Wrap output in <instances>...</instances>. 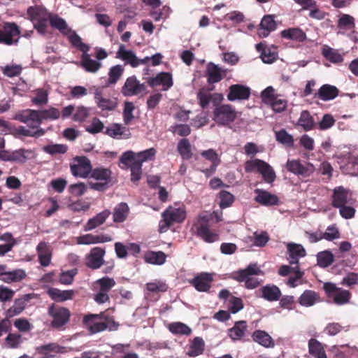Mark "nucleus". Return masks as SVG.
Listing matches in <instances>:
<instances>
[{
	"mask_svg": "<svg viewBox=\"0 0 358 358\" xmlns=\"http://www.w3.org/2000/svg\"><path fill=\"white\" fill-rule=\"evenodd\" d=\"M155 153L156 150L154 148L147 149L137 153L131 150L122 153L119 160L124 166V168H130L131 182L135 183L141 180L143 162L152 159Z\"/></svg>",
	"mask_w": 358,
	"mask_h": 358,
	"instance_id": "1",
	"label": "nucleus"
},
{
	"mask_svg": "<svg viewBox=\"0 0 358 358\" xmlns=\"http://www.w3.org/2000/svg\"><path fill=\"white\" fill-rule=\"evenodd\" d=\"M83 323L92 334H97L109 328L110 330L116 329L118 324L103 313L100 314H88L84 316Z\"/></svg>",
	"mask_w": 358,
	"mask_h": 358,
	"instance_id": "2",
	"label": "nucleus"
},
{
	"mask_svg": "<svg viewBox=\"0 0 358 358\" xmlns=\"http://www.w3.org/2000/svg\"><path fill=\"white\" fill-rule=\"evenodd\" d=\"M262 273L257 264H250L245 268L234 272L231 278L239 282H244L245 288L252 289L259 287L262 282L254 275Z\"/></svg>",
	"mask_w": 358,
	"mask_h": 358,
	"instance_id": "3",
	"label": "nucleus"
},
{
	"mask_svg": "<svg viewBox=\"0 0 358 358\" xmlns=\"http://www.w3.org/2000/svg\"><path fill=\"white\" fill-rule=\"evenodd\" d=\"M244 169L246 173H259L262 175L263 180L268 184H272L276 178L275 173L272 166L259 159L246 161Z\"/></svg>",
	"mask_w": 358,
	"mask_h": 358,
	"instance_id": "4",
	"label": "nucleus"
},
{
	"mask_svg": "<svg viewBox=\"0 0 358 358\" xmlns=\"http://www.w3.org/2000/svg\"><path fill=\"white\" fill-rule=\"evenodd\" d=\"M162 220L159 222V232L166 231L173 223H181L186 217L183 208L169 207L162 213Z\"/></svg>",
	"mask_w": 358,
	"mask_h": 358,
	"instance_id": "5",
	"label": "nucleus"
},
{
	"mask_svg": "<svg viewBox=\"0 0 358 358\" xmlns=\"http://www.w3.org/2000/svg\"><path fill=\"white\" fill-rule=\"evenodd\" d=\"M48 314L52 318L50 326L53 329H60L70 320L69 309L57 304H51L48 307Z\"/></svg>",
	"mask_w": 358,
	"mask_h": 358,
	"instance_id": "6",
	"label": "nucleus"
},
{
	"mask_svg": "<svg viewBox=\"0 0 358 358\" xmlns=\"http://www.w3.org/2000/svg\"><path fill=\"white\" fill-rule=\"evenodd\" d=\"M21 31L15 22H4L0 25V43L6 45H17Z\"/></svg>",
	"mask_w": 358,
	"mask_h": 358,
	"instance_id": "7",
	"label": "nucleus"
},
{
	"mask_svg": "<svg viewBox=\"0 0 358 358\" xmlns=\"http://www.w3.org/2000/svg\"><path fill=\"white\" fill-rule=\"evenodd\" d=\"M213 120L218 125L227 126L234 122L237 117V112L229 104H222L215 108Z\"/></svg>",
	"mask_w": 358,
	"mask_h": 358,
	"instance_id": "8",
	"label": "nucleus"
},
{
	"mask_svg": "<svg viewBox=\"0 0 358 358\" xmlns=\"http://www.w3.org/2000/svg\"><path fill=\"white\" fill-rule=\"evenodd\" d=\"M209 216L207 215H199V224L196 226V236L200 237L206 243H214L219 240V235L210 230L208 224Z\"/></svg>",
	"mask_w": 358,
	"mask_h": 358,
	"instance_id": "9",
	"label": "nucleus"
},
{
	"mask_svg": "<svg viewBox=\"0 0 358 358\" xmlns=\"http://www.w3.org/2000/svg\"><path fill=\"white\" fill-rule=\"evenodd\" d=\"M74 159L77 164L70 166L71 173L76 177L90 178L92 167L90 160L85 156L76 157Z\"/></svg>",
	"mask_w": 358,
	"mask_h": 358,
	"instance_id": "10",
	"label": "nucleus"
},
{
	"mask_svg": "<svg viewBox=\"0 0 358 358\" xmlns=\"http://www.w3.org/2000/svg\"><path fill=\"white\" fill-rule=\"evenodd\" d=\"M15 120L26 124L30 129H39L41 124L39 110L27 109L19 112L15 115Z\"/></svg>",
	"mask_w": 358,
	"mask_h": 358,
	"instance_id": "11",
	"label": "nucleus"
},
{
	"mask_svg": "<svg viewBox=\"0 0 358 358\" xmlns=\"http://www.w3.org/2000/svg\"><path fill=\"white\" fill-rule=\"evenodd\" d=\"M145 90V84L141 83L135 76H131L126 79L121 92L125 96H133L144 92Z\"/></svg>",
	"mask_w": 358,
	"mask_h": 358,
	"instance_id": "12",
	"label": "nucleus"
},
{
	"mask_svg": "<svg viewBox=\"0 0 358 358\" xmlns=\"http://www.w3.org/2000/svg\"><path fill=\"white\" fill-rule=\"evenodd\" d=\"M286 169L288 171L301 177H308L315 171V167L311 164H303L299 160H287Z\"/></svg>",
	"mask_w": 358,
	"mask_h": 358,
	"instance_id": "13",
	"label": "nucleus"
},
{
	"mask_svg": "<svg viewBox=\"0 0 358 358\" xmlns=\"http://www.w3.org/2000/svg\"><path fill=\"white\" fill-rule=\"evenodd\" d=\"M106 254L104 248L94 247L92 248L90 253L86 256L85 265L87 267L96 270L104 264L103 257Z\"/></svg>",
	"mask_w": 358,
	"mask_h": 358,
	"instance_id": "14",
	"label": "nucleus"
},
{
	"mask_svg": "<svg viewBox=\"0 0 358 358\" xmlns=\"http://www.w3.org/2000/svg\"><path fill=\"white\" fill-rule=\"evenodd\" d=\"M213 282V274L203 272L189 280V283L200 292H208Z\"/></svg>",
	"mask_w": 358,
	"mask_h": 358,
	"instance_id": "15",
	"label": "nucleus"
},
{
	"mask_svg": "<svg viewBox=\"0 0 358 358\" xmlns=\"http://www.w3.org/2000/svg\"><path fill=\"white\" fill-rule=\"evenodd\" d=\"M147 83L151 87L162 86L163 91L169 90L173 85L172 75L169 72H160L156 76L149 78Z\"/></svg>",
	"mask_w": 358,
	"mask_h": 358,
	"instance_id": "16",
	"label": "nucleus"
},
{
	"mask_svg": "<svg viewBox=\"0 0 358 358\" xmlns=\"http://www.w3.org/2000/svg\"><path fill=\"white\" fill-rule=\"evenodd\" d=\"M250 89L241 84L231 85L229 87L227 99L230 101L236 100H247L250 96Z\"/></svg>",
	"mask_w": 358,
	"mask_h": 358,
	"instance_id": "17",
	"label": "nucleus"
},
{
	"mask_svg": "<svg viewBox=\"0 0 358 358\" xmlns=\"http://www.w3.org/2000/svg\"><path fill=\"white\" fill-rule=\"evenodd\" d=\"M255 193L257 194L254 200L264 206H276L279 203V198L277 195L270 193L262 189H255Z\"/></svg>",
	"mask_w": 358,
	"mask_h": 358,
	"instance_id": "18",
	"label": "nucleus"
},
{
	"mask_svg": "<svg viewBox=\"0 0 358 358\" xmlns=\"http://www.w3.org/2000/svg\"><path fill=\"white\" fill-rule=\"evenodd\" d=\"M288 260L290 264L299 266V259L306 255V252L302 245L289 243L287 244Z\"/></svg>",
	"mask_w": 358,
	"mask_h": 358,
	"instance_id": "19",
	"label": "nucleus"
},
{
	"mask_svg": "<svg viewBox=\"0 0 358 358\" xmlns=\"http://www.w3.org/2000/svg\"><path fill=\"white\" fill-rule=\"evenodd\" d=\"M276 28L277 24L274 20V15H266L263 17L259 25L258 35L261 38H266Z\"/></svg>",
	"mask_w": 358,
	"mask_h": 358,
	"instance_id": "20",
	"label": "nucleus"
},
{
	"mask_svg": "<svg viewBox=\"0 0 358 358\" xmlns=\"http://www.w3.org/2000/svg\"><path fill=\"white\" fill-rule=\"evenodd\" d=\"M339 94V90L334 85L324 84L322 85L314 96L324 101H328L336 98Z\"/></svg>",
	"mask_w": 358,
	"mask_h": 358,
	"instance_id": "21",
	"label": "nucleus"
},
{
	"mask_svg": "<svg viewBox=\"0 0 358 358\" xmlns=\"http://www.w3.org/2000/svg\"><path fill=\"white\" fill-rule=\"evenodd\" d=\"M64 347L60 346L56 343H50L45 345H41L36 348V352L46 358H53L57 354L64 352Z\"/></svg>",
	"mask_w": 358,
	"mask_h": 358,
	"instance_id": "22",
	"label": "nucleus"
},
{
	"mask_svg": "<svg viewBox=\"0 0 358 358\" xmlns=\"http://www.w3.org/2000/svg\"><path fill=\"white\" fill-rule=\"evenodd\" d=\"M31 299V294H25L20 298L16 299L14 301L13 305L6 310V317L10 318L15 315H20L24 310L27 303Z\"/></svg>",
	"mask_w": 358,
	"mask_h": 358,
	"instance_id": "23",
	"label": "nucleus"
},
{
	"mask_svg": "<svg viewBox=\"0 0 358 358\" xmlns=\"http://www.w3.org/2000/svg\"><path fill=\"white\" fill-rule=\"evenodd\" d=\"M261 296L268 301H277L282 295L280 288L273 285L268 284L259 289Z\"/></svg>",
	"mask_w": 358,
	"mask_h": 358,
	"instance_id": "24",
	"label": "nucleus"
},
{
	"mask_svg": "<svg viewBox=\"0 0 358 358\" xmlns=\"http://www.w3.org/2000/svg\"><path fill=\"white\" fill-rule=\"evenodd\" d=\"M116 57L124 61L125 64H129L133 68L138 66V58L135 53L131 50H126L122 44L119 46Z\"/></svg>",
	"mask_w": 358,
	"mask_h": 358,
	"instance_id": "25",
	"label": "nucleus"
},
{
	"mask_svg": "<svg viewBox=\"0 0 358 358\" xmlns=\"http://www.w3.org/2000/svg\"><path fill=\"white\" fill-rule=\"evenodd\" d=\"M322 301L319 293L314 290L306 289L299 297V303L304 307H310Z\"/></svg>",
	"mask_w": 358,
	"mask_h": 358,
	"instance_id": "26",
	"label": "nucleus"
},
{
	"mask_svg": "<svg viewBox=\"0 0 358 358\" xmlns=\"http://www.w3.org/2000/svg\"><path fill=\"white\" fill-rule=\"evenodd\" d=\"M349 190L343 186L336 187L333 190L331 205L334 208L341 207L348 203Z\"/></svg>",
	"mask_w": 358,
	"mask_h": 358,
	"instance_id": "27",
	"label": "nucleus"
},
{
	"mask_svg": "<svg viewBox=\"0 0 358 358\" xmlns=\"http://www.w3.org/2000/svg\"><path fill=\"white\" fill-rule=\"evenodd\" d=\"M94 100L97 106L102 110H113L117 106L115 99L103 97L99 88L95 90Z\"/></svg>",
	"mask_w": 358,
	"mask_h": 358,
	"instance_id": "28",
	"label": "nucleus"
},
{
	"mask_svg": "<svg viewBox=\"0 0 358 358\" xmlns=\"http://www.w3.org/2000/svg\"><path fill=\"white\" fill-rule=\"evenodd\" d=\"M27 14L30 20L35 21L49 19L51 13H48L46 8L42 5H35L29 6L27 10Z\"/></svg>",
	"mask_w": 358,
	"mask_h": 358,
	"instance_id": "29",
	"label": "nucleus"
},
{
	"mask_svg": "<svg viewBox=\"0 0 358 358\" xmlns=\"http://www.w3.org/2000/svg\"><path fill=\"white\" fill-rule=\"evenodd\" d=\"M48 296L56 302H64L72 299L76 294L73 289L60 290L57 288L51 287L47 291Z\"/></svg>",
	"mask_w": 358,
	"mask_h": 358,
	"instance_id": "30",
	"label": "nucleus"
},
{
	"mask_svg": "<svg viewBox=\"0 0 358 358\" xmlns=\"http://www.w3.org/2000/svg\"><path fill=\"white\" fill-rule=\"evenodd\" d=\"M38 261L43 266H48L51 262L52 252L48 243L41 241L37 247Z\"/></svg>",
	"mask_w": 358,
	"mask_h": 358,
	"instance_id": "31",
	"label": "nucleus"
},
{
	"mask_svg": "<svg viewBox=\"0 0 358 358\" xmlns=\"http://www.w3.org/2000/svg\"><path fill=\"white\" fill-rule=\"evenodd\" d=\"M227 73V70H223L213 63H209L207 66L206 74L208 83L213 84L220 82Z\"/></svg>",
	"mask_w": 358,
	"mask_h": 358,
	"instance_id": "32",
	"label": "nucleus"
},
{
	"mask_svg": "<svg viewBox=\"0 0 358 358\" xmlns=\"http://www.w3.org/2000/svg\"><path fill=\"white\" fill-rule=\"evenodd\" d=\"M280 35L283 38L298 42H303L307 38L306 34L299 27L284 29L281 31Z\"/></svg>",
	"mask_w": 358,
	"mask_h": 358,
	"instance_id": "33",
	"label": "nucleus"
},
{
	"mask_svg": "<svg viewBox=\"0 0 358 358\" xmlns=\"http://www.w3.org/2000/svg\"><path fill=\"white\" fill-rule=\"evenodd\" d=\"M308 352L314 358H327L324 345L315 338H310L308 343Z\"/></svg>",
	"mask_w": 358,
	"mask_h": 358,
	"instance_id": "34",
	"label": "nucleus"
},
{
	"mask_svg": "<svg viewBox=\"0 0 358 358\" xmlns=\"http://www.w3.org/2000/svg\"><path fill=\"white\" fill-rule=\"evenodd\" d=\"M49 22L51 27L59 30L63 35L67 36L72 32L66 21L56 14H50Z\"/></svg>",
	"mask_w": 358,
	"mask_h": 358,
	"instance_id": "35",
	"label": "nucleus"
},
{
	"mask_svg": "<svg viewBox=\"0 0 358 358\" xmlns=\"http://www.w3.org/2000/svg\"><path fill=\"white\" fill-rule=\"evenodd\" d=\"M130 209L127 203L121 202L118 203L113 209V220L115 223H122L124 222L129 213Z\"/></svg>",
	"mask_w": 358,
	"mask_h": 358,
	"instance_id": "36",
	"label": "nucleus"
},
{
	"mask_svg": "<svg viewBox=\"0 0 358 358\" xmlns=\"http://www.w3.org/2000/svg\"><path fill=\"white\" fill-rule=\"evenodd\" d=\"M111 214L109 210H104L90 219L85 226V231H91L105 222Z\"/></svg>",
	"mask_w": 358,
	"mask_h": 358,
	"instance_id": "37",
	"label": "nucleus"
},
{
	"mask_svg": "<svg viewBox=\"0 0 358 358\" xmlns=\"http://www.w3.org/2000/svg\"><path fill=\"white\" fill-rule=\"evenodd\" d=\"M112 171L110 169L104 167L92 168L90 178H93L98 181L106 182L110 183L111 182Z\"/></svg>",
	"mask_w": 358,
	"mask_h": 358,
	"instance_id": "38",
	"label": "nucleus"
},
{
	"mask_svg": "<svg viewBox=\"0 0 358 358\" xmlns=\"http://www.w3.org/2000/svg\"><path fill=\"white\" fill-rule=\"evenodd\" d=\"M143 259L146 263L155 265H162L166 259V254L162 251H147Z\"/></svg>",
	"mask_w": 358,
	"mask_h": 358,
	"instance_id": "39",
	"label": "nucleus"
},
{
	"mask_svg": "<svg viewBox=\"0 0 358 358\" xmlns=\"http://www.w3.org/2000/svg\"><path fill=\"white\" fill-rule=\"evenodd\" d=\"M297 125L302 127L306 131H310L315 128V122L308 110H303L301 111L297 122Z\"/></svg>",
	"mask_w": 358,
	"mask_h": 358,
	"instance_id": "40",
	"label": "nucleus"
},
{
	"mask_svg": "<svg viewBox=\"0 0 358 358\" xmlns=\"http://www.w3.org/2000/svg\"><path fill=\"white\" fill-rule=\"evenodd\" d=\"M247 328L245 321H238L232 328L229 329V336L234 341L240 340L244 336Z\"/></svg>",
	"mask_w": 358,
	"mask_h": 358,
	"instance_id": "41",
	"label": "nucleus"
},
{
	"mask_svg": "<svg viewBox=\"0 0 358 358\" xmlns=\"http://www.w3.org/2000/svg\"><path fill=\"white\" fill-rule=\"evenodd\" d=\"M254 341L258 343L261 345L270 348L274 346L272 338L264 331L256 330L252 336Z\"/></svg>",
	"mask_w": 358,
	"mask_h": 358,
	"instance_id": "42",
	"label": "nucleus"
},
{
	"mask_svg": "<svg viewBox=\"0 0 358 358\" xmlns=\"http://www.w3.org/2000/svg\"><path fill=\"white\" fill-rule=\"evenodd\" d=\"M81 66L86 71L96 73L101 66V64L96 60L91 59L87 52L83 53L81 57Z\"/></svg>",
	"mask_w": 358,
	"mask_h": 358,
	"instance_id": "43",
	"label": "nucleus"
},
{
	"mask_svg": "<svg viewBox=\"0 0 358 358\" xmlns=\"http://www.w3.org/2000/svg\"><path fill=\"white\" fill-rule=\"evenodd\" d=\"M205 343L200 337H195L189 345L187 355L190 357H195L202 355L204 351Z\"/></svg>",
	"mask_w": 358,
	"mask_h": 358,
	"instance_id": "44",
	"label": "nucleus"
},
{
	"mask_svg": "<svg viewBox=\"0 0 358 358\" xmlns=\"http://www.w3.org/2000/svg\"><path fill=\"white\" fill-rule=\"evenodd\" d=\"M276 141L289 148L294 145V138L285 129L274 131Z\"/></svg>",
	"mask_w": 358,
	"mask_h": 358,
	"instance_id": "45",
	"label": "nucleus"
},
{
	"mask_svg": "<svg viewBox=\"0 0 358 358\" xmlns=\"http://www.w3.org/2000/svg\"><path fill=\"white\" fill-rule=\"evenodd\" d=\"M177 150L183 159L188 160L192 158L191 145L187 138H182L178 142Z\"/></svg>",
	"mask_w": 358,
	"mask_h": 358,
	"instance_id": "46",
	"label": "nucleus"
},
{
	"mask_svg": "<svg viewBox=\"0 0 358 358\" xmlns=\"http://www.w3.org/2000/svg\"><path fill=\"white\" fill-rule=\"evenodd\" d=\"M334 261V256L329 250L322 251L317 255V265L322 268L330 266Z\"/></svg>",
	"mask_w": 358,
	"mask_h": 358,
	"instance_id": "47",
	"label": "nucleus"
},
{
	"mask_svg": "<svg viewBox=\"0 0 358 358\" xmlns=\"http://www.w3.org/2000/svg\"><path fill=\"white\" fill-rule=\"evenodd\" d=\"M168 329L173 334L188 336L192 333V329L187 324L180 322L170 323Z\"/></svg>",
	"mask_w": 358,
	"mask_h": 358,
	"instance_id": "48",
	"label": "nucleus"
},
{
	"mask_svg": "<svg viewBox=\"0 0 358 358\" xmlns=\"http://www.w3.org/2000/svg\"><path fill=\"white\" fill-rule=\"evenodd\" d=\"M124 67L122 65L117 64L112 66L108 72V85H114L117 83L124 73Z\"/></svg>",
	"mask_w": 358,
	"mask_h": 358,
	"instance_id": "49",
	"label": "nucleus"
},
{
	"mask_svg": "<svg viewBox=\"0 0 358 358\" xmlns=\"http://www.w3.org/2000/svg\"><path fill=\"white\" fill-rule=\"evenodd\" d=\"M67 36L71 45L78 48L83 53L90 50V46L83 43L81 38L74 31L72 30V32Z\"/></svg>",
	"mask_w": 358,
	"mask_h": 358,
	"instance_id": "50",
	"label": "nucleus"
},
{
	"mask_svg": "<svg viewBox=\"0 0 358 358\" xmlns=\"http://www.w3.org/2000/svg\"><path fill=\"white\" fill-rule=\"evenodd\" d=\"M337 26L341 29H352L355 27V18L348 14H342L337 22Z\"/></svg>",
	"mask_w": 358,
	"mask_h": 358,
	"instance_id": "51",
	"label": "nucleus"
},
{
	"mask_svg": "<svg viewBox=\"0 0 358 358\" xmlns=\"http://www.w3.org/2000/svg\"><path fill=\"white\" fill-rule=\"evenodd\" d=\"M40 113V119L41 122L43 120H57L60 117V111L59 109L50 107L48 109L41 110H39Z\"/></svg>",
	"mask_w": 358,
	"mask_h": 358,
	"instance_id": "52",
	"label": "nucleus"
},
{
	"mask_svg": "<svg viewBox=\"0 0 358 358\" xmlns=\"http://www.w3.org/2000/svg\"><path fill=\"white\" fill-rule=\"evenodd\" d=\"M17 132L18 134L24 136H30V137H34V138H38L40 136H42L45 134V131L43 128L36 129V130H33L32 129L26 128L24 126H20L17 129Z\"/></svg>",
	"mask_w": 358,
	"mask_h": 358,
	"instance_id": "53",
	"label": "nucleus"
},
{
	"mask_svg": "<svg viewBox=\"0 0 358 358\" xmlns=\"http://www.w3.org/2000/svg\"><path fill=\"white\" fill-rule=\"evenodd\" d=\"M126 128L122 127L121 124H113L106 128L104 133L110 137L118 138L120 136L124 134Z\"/></svg>",
	"mask_w": 358,
	"mask_h": 358,
	"instance_id": "54",
	"label": "nucleus"
},
{
	"mask_svg": "<svg viewBox=\"0 0 358 358\" xmlns=\"http://www.w3.org/2000/svg\"><path fill=\"white\" fill-rule=\"evenodd\" d=\"M134 109L135 106L132 102H124L123 110V120L125 124H130L131 120L134 118V116L133 115Z\"/></svg>",
	"mask_w": 358,
	"mask_h": 358,
	"instance_id": "55",
	"label": "nucleus"
},
{
	"mask_svg": "<svg viewBox=\"0 0 358 358\" xmlns=\"http://www.w3.org/2000/svg\"><path fill=\"white\" fill-rule=\"evenodd\" d=\"M350 292L348 290L338 289L334 294V301L338 305L347 303L350 299Z\"/></svg>",
	"mask_w": 358,
	"mask_h": 358,
	"instance_id": "56",
	"label": "nucleus"
},
{
	"mask_svg": "<svg viewBox=\"0 0 358 358\" xmlns=\"http://www.w3.org/2000/svg\"><path fill=\"white\" fill-rule=\"evenodd\" d=\"M43 150L50 155L64 154L68 150V147L63 144L48 145L43 148Z\"/></svg>",
	"mask_w": 358,
	"mask_h": 358,
	"instance_id": "57",
	"label": "nucleus"
},
{
	"mask_svg": "<svg viewBox=\"0 0 358 358\" xmlns=\"http://www.w3.org/2000/svg\"><path fill=\"white\" fill-rule=\"evenodd\" d=\"M322 55L327 59L334 63H339L343 61L342 56L331 48L324 49Z\"/></svg>",
	"mask_w": 358,
	"mask_h": 358,
	"instance_id": "58",
	"label": "nucleus"
},
{
	"mask_svg": "<svg viewBox=\"0 0 358 358\" xmlns=\"http://www.w3.org/2000/svg\"><path fill=\"white\" fill-rule=\"evenodd\" d=\"M89 115V108L83 106H80L77 107L76 110H74V113L73 115V120L76 122H82L86 120Z\"/></svg>",
	"mask_w": 358,
	"mask_h": 358,
	"instance_id": "59",
	"label": "nucleus"
},
{
	"mask_svg": "<svg viewBox=\"0 0 358 358\" xmlns=\"http://www.w3.org/2000/svg\"><path fill=\"white\" fill-rule=\"evenodd\" d=\"M48 101V94L44 89H38L36 91V96L31 99L35 105L46 104Z\"/></svg>",
	"mask_w": 358,
	"mask_h": 358,
	"instance_id": "60",
	"label": "nucleus"
},
{
	"mask_svg": "<svg viewBox=\"0 0 358 358\" xmlns=\"http://www.w3.org/2000/svg\"><path fill=\"white\" fill-rule=\"evenodd\" d=\"M5 343L10 348H17L22 343V336L19 334L10 333L6 337Z\"/></svg>",
	"mask_w": 358,
	"mask_h": 358,
	"instance_id": "61",
	"label": "nucleus"
},
{
	"mask_svg": "<svg viewBox=\"0 0 358 358\" xmlns=\"http://www.w3.org/2000/svg\"><path fill=\"white\" fill-rule=\"evenodd\" d=\"M219 195L220 199V206L222 208L230 206L234 201L233 194L227 191L222 190Z\"/></svg>",
	"mask_w": 358,
	"mask_h": 358,
	"instance_id": "62",
	"label": "nucleus"
},
{
	"mask_svg": "<svg viewBox=\"0 0 358 358\" xmlns=\"http://www.w3.org/2000/svg\"><path fill=\"white\" fill-rule=\"evenodd\" d=\"M277 96H278L275 94L274 89L271 86L267 87L261 93L262 100L266 105L271 103Z\"/></svg>",
	"mask_w": 358,
	"mask_h": 358,
	"instance_id": "63",
	"label": "nucleus"
},
{
	"mask_svg": "<svg viewBox=\"0 0 358 358\" xmlns=\"http://www.w3.org/2000/svg\"><path fill=\"white\" fill-rule=\"evenodd\" d=\"M96 282L100 287L99 289L106 292H108L115 285L114 279L109 277L100 278L97 280Z\"/></svg>",
	"mask_w": 358,
	"mask_h": 358,
	"instance_id": "64",
	"label": "nucleus"
}]
</instances>
